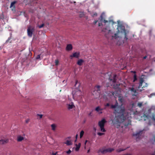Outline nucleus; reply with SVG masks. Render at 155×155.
I'll list each match as a JSON object with an SVG mask.
<instances>
[{"instance_id":"obj_11","label":"nucleus","mask_w":155,"mask_h":155,"mask_svg":"<svg viewBox=\"0 0 155 155\" xmlns=\"http://www.w3.org/2000/svg\"><path fill=\"white\" fill-rule=\"evenodd\" d=\"M81 95V91L79 90L76 91L73 95L74 97L80 96Z\"/></svg>"},{"instance_id":"obj_51","label":"nucleus","mask_w":155,"mask_h":155,"mask_svg":"<svg viewBox=\"0 0 155 155\" xmlns=\"http://www.w3.org/2000/svg\"><path fill=\"white\" fill-rule=\"evenodd\" d=\"M87 140H86L85 141V144H86V143H87Z\"/></svg>"},{"instance_id":"obj_4","label":"nucleus","mask_w":155,"mask_h":155,"mask_svg":"<svg viewBox=\"0 0 155 155\" xmlns=\"http://www.w3.org/2000/svg\"><path fill=\"white\" fill-rule=\"evenodd\" d=\"M100 21L101 22V23L99 22L98 23V26H101L102 25V24L101 22L103 21L104 23H106L107 22H109V23H112V24H114L115 22H114L113 20H109L108 21L107 20H106L105 19H104L103 15H101L100 16Z\"/></svg>"},{"instance_id":"obj_28","label":"nucleus","mask_w":155,"mask_h":155,"mask_svg":"<svg viewBox=\"0 0 155 155\" xmlns=\"http://www.w3.org/2000/svg\"><path fill=\"white\" fill-rule=\"evenodd\" d=\"M152 119L153 120L155 121V114H153L152 115Z\"/></svg>"},{"instance_id":"obj_38","label":"nucleus","mask_w":155,"mask_h":155,"mask_svg":"<svg viewBox=\"0 0 155 155\" xmlns=\"http://www.w3.org/2000/svg\"><path fill=\"white\" fill-rule=\"evenodd\" d=\"M36 59H40V60H41V59H40V54H38V55L36 58Z\"/></svg>"},{"instance_id":"obj_17","label":"nucleus","mask_w":155,"mask_h":155,"mask_svg":"<svg viewBox=\"0 0 155 155\" xmlns=\"http://www.w3.org/2000/svg\"><path fill=\"white\" fill-rule=\"evenodd\" d=\"M142 132L143 130L140 131H139L137 132L136 134H134L133 136H134L139 137L141 134H142Z\"/></svg>"},{"instance_id":"obj_56","label":"nucleus","mask_w":155,"mask_h":155,"mask_svg":"<svg viewBox=\"0 0 155 155\" xmlns=\"http://www.w3.org/2000/svg\"><path fill=\"white\" fill-rule=\"evenodd\" d=\"M152 155H155V154H152Z\"/></svg>"},{"instance_id":"obj_12","label":"nucleus","mask_w":155,"mask_h":155,"mask_svg":"<svg viewBox=\"0 0 155 155\" xmlns=\"http://www.w3.org/2000/svg\"><path fill=\"white\" fill-rule=\"evenodd\" d=\"M72 49V46L71 44H68L67 45L66 49L67 51H70Z\"/></svg>"},{"instance_id":"obj_21","label":"nucleus","mask_w":155,"mask_h":155,"mask_svg":"<svg viewBox=\"0 0 155 155\" xmlns=\"http://www.w3.org/2000/svg\"><path fill=\"white\" fill-rule=\"evenodd\" d=\"M65 143L67 145H71L72 144L71 141L68 140H67Z\"/></svg>"},{"instance_id":"obj_3","label":"nucleus","mask_w":155,"mask_h":155,"mask_svg":"<svg viewBox=\"0 0 155 155\" xmlns=\"http://www.w3.org/2000/svg\"><path fill=\"white\" fill-rule=\"evenodd\" d=\"M106 122L105 119H103L98 122V125L99 126L101 131L102 132H105L106 130L104 128L105 124Z\"/></svg>"},{"instance_id":"obj_10","label":"nucleus","mask_w":155,"mask_h":155,"mask_svg":"<svg viewBox=\"0 0 155 155\" xmlns=\"http://www.w3.org/2000/svg\"><path fill=\"white\" fill-rule=\"evenodd\" d=\"M67 108L69 110H71L74 108H75V106L73 102H71L69 104H67Z\"/></svg>"},{"instance_id":"obj_43","label":"nucleus","mask_w":155,"mask_h":155,"mask_svg":"<svg viewBox=\"0 0 155 155\" xmlns=\"http://www.w3.org/2000/svg\"><path fill=\"white\" fill-rule=\"evenodd\" d=\"M37 115L39 116L40 118H41L42 117V115L38 114Z\"/></svg>"},{"instance_id":"obj_37","label":"nucleus","mask_w":155,"mask_h":155,"mask_svg":"<svg viewBox=\"0 0 155 155\" xmlns=\"http://www.w3.org/2000/svg\"><path fill=\"white\" fill-rule=\"evenodd\" d=\"M44 26V24H42L41 25H39L38 27L39 28H42Z\"/></svg>"},{"instance_id":"obj_8","label":"nucleus","mask_w":155,"mask_h":155,"mask_svg":"<svg viewBox=\"0 0 155 155\" xmlns=\"http://www.w3.org/2000/svg\"><path fill=\"white\" fill-rule=\"evenodd\" d=\"M80 55L79 52H75L73 53L72 55L70 56L71 58V59L72 58H78Z\"/></svg>"},{"instance_id":"obj_50","label":"nucleus","mask_w":155,"mask_h":155,"mask_svg":"<svg viewBox=\"0 0 155 155\" xmlns=\"http://www.w3.org/2000/svg\"><path fill=\"white\" fill-rule=\"evenodd\" d=\"M56 153H53V155H56Z\"/></svg>"},{"instance_id":"obj_16","label":"nucleus","mask_w":155,"mask_h":155,"mask_svg":"<svg viewBox=\"0 0 155 155\" xmlns=\"http://www.w3.org/2000/svg\"><path fill=\"white\" fill-rule=\"evenodd\" d=\"M24 139V137L21 135H19L17 137V140L18 142H21Z\"/></svg>"},{"instance_id":"obj_1","label":"nucleus","mask_w":155,"mask_h":155,"mask_svg":"<svg viewBox=\"0 0 155 155\" xmlns=\"http://www.w3.org/2000/svg\"><path fill=\"white\" fill-rule=\"evenodd\" d=\"M111 108L115 109V112L116 114L115 119L116 121L118 122L117 127L119 128L121 126L122 127H127L129 125L131 124V121L128 119L129 114L128 111L125 109V107L122 106L118 105V103L116 101L114 105H112Z\"/></svg>"},{"instance_id":"obj_41","label":"nucleus","mask_w":155,"mask_h":155,"mask_svg":"<svg viewBox=\"0 0 155 155\" xmlns=\"http://www.w3.org/2000/svg\"><path fill=\"white\" fill-rule=\"evenodd\" d=\"M155 93H152L149 96V97H151L153 96H155Z\"/></svg>"},{"instance_id":"obj_33","label":"nucleus","mask_w":155,"mask_h":155,"mask_svg":"<svg viewBox=\"0 0 155 155\" xmlns=\"http://www.w3.org/2000/svg\"><path fill=\"white\" fill-rule=\"evenodd\" d=\"M125 149H122L121 148H120V149H119L117 150V152H120L121 151H123L124 150H125Z\"/></svg>"},{"instance_id":"obj_53","label":"nucleus","mask_w":155,"mask_h":155,"mask_svg":"<svg viewBox=\"0 0 155 155\" xmlns=\"http://www.w3.org/2000/svg\"><path fill=\"white\" fill-rule=\"evenodd\" d=\"M89 151V150H88L87 151V153H88Z\"/></svg>"},{"instance_id":"obj_47","label":"nucleus","mask_w":155,"mask_h":155,"mask_svg":"<svg viewBox=\"0 0 155 155\" xmlns=\"http://www.w3.org/2000/svg\"><path fill=\"white\" fill-rule=\"evenodd\" d=\"M11 38H9L6 41V42H8L11 39Z\"/></svg>"},{"instance_id":"obj_40","label":"nucleus","mask_w":155,"mask_h":155,"mask_svg":"<svg viewBox=\"0 0 155 155\" xmlns=\"http://www.w3.org/2000/svg\"><path fill=\"white\" fill-rule=\"evenodd\" d=\"M71 150H68L67 151L66 153L68 154H69L71 153Z\"/></svg>"},{"instance_id":"obj_31","label":"nucleus","mask_w":155,"mask_h":155,"mask_svg":"<svg viewBox=\"0 0 155 155\" xmlns=\"http://www.w3.org/2000/svg\"><path fill=\"white\" fill-rule=\"evenodd\" d=\"M134 79L133 80V82L137 80V76L136 74H134Z\"/></svg>"},{"instance_id":"obj_19","label":"nucleus","mask_w":155,"mask_h":155,"mask_svg":"<svg viewBox=\"0 0 155 155\" xmlns=\"http://www.w3.org/2000/svg\"><path fill=\"white\" fill-rule=\"evenodd\" d=\"M110 81H112L113 83L112 85H113L114 86H115V84L116 83V79L115 78V76H114L113 78V80L111 79Z\"/></svg>"},{"instance_id":"obj_23","label":"nucleus","mask_w":155,"mask_h":155,"mask_svg":"<svg viewBox=\"0 0 155 155\" xmlns=\"http://www.w3.org/2000/svg\"><path fill=\"white\" fill-rule=\"evenodd\" d=\"M143 117L144 120H146L148 119L149 118V115L144 114L143 115Z\"/></svg>"},{"instance_id":"obj_34","label":"nucleus","mask_w":155,"mask_h":155,"mask_svg":"<svg viewBox=\"0 0 155 155\" xmlns=\"http://www.w3.org/2000/svg\"><path fill=\"white\" fill-rule=\"evenodd\" d=\"M55 64L56 65H58L59 63V61L58 60H56L55 61Z\"/></svg>"},{"instance_id":"obj_54","label":"nucleus","mask_w":155,"mask_h":155,"mask_svg":"<svg viewBox=\"0 0 155 155\" xmlns=\"http://www.w3.org/2000/svg\"><path fill=\"white\" fill-rule=\"evenodd\" d=\"M26 123H28V121H27V120H26Z\"/></svg>"},{"instance_id":"obj_29","label":"nucleus","mask_w":155,"mask_h":155,"mask_svg":"<svg viewBox=\"0 0 155 155\" xmlns=\"http://www.w3.org/2000/svg\"><path fill=\"white\" fill-rule=\"evenodd\" d=\"M112 38H115V39H116L117 38V37H118V34H117V33H115L114 34V35H113L112 36Z\"/></svg>"},{"instance_id":"obj_36","label":"nucleus","mask_w":155,"mask_h":155,"mask_svg":"<svg viewBox=\"0 0 155 155\" xmlns=\"http://www.w3.org/2000/svg\"><path fill=\"white\" fill-rule=\"evenodd\" d=\"M97 135L99 136H102L104 134V133L98 132L97 133Z\"/></svg>"},{"instance_id":"obj_48","label":"nucleus","mask_w":155,"mask_h":155,"mask_svg":"<svg viewBox=\"0 0 155 155\" xmlns=\"http://www.w3.org/2000/svg\"><path fill=\"white\" fill-rule=\"evenodd\" d=\"M78 137V134H77L76 135V136H75V137H76V139H77Z\"/></svg>"},{"instance_id":"obj_52","label":"nucleus","mask_w":155,"mask_h":155,"mask_svg":"<svg viewBox=\"0 0 155 155\" xmlns=\"http://www.w3.org/2000/svg\"><path fill=\"white\" fill-rule=\"evenodd\" d=\"M120 85H118V84H117V87H118Z\"/></svg>"},{"instance_id":"obj_9","label":"nucleus","mask_w":155,"mask_h":155,"mask_svg":"<svg viewBox=\"0 0 155 155\" xmlns=\"http://www.w3.org/2000/svg\"><path fill=\"white\" fill-rule=\"evenodd\" d=\"M102 31L105 32V35H106V33H109L110 31L109 27L108 26H107L105 28L103 29Z\"/></svg>"},{"instance_id":"obj_25","label":"nucleus","mask_w":155,"mask_h":155,"mask_svg":"<svg viewBox=\"0 0 155 155\" xmlns=\"http://www.w3.org/2000/svg\"><path fill=\"white\" fill-rule=\"evenodd\" d=\"M52 130H54L55 129L56 126L54 124H52L51 125Z\"/></svg>"},{"instance_id":"obj_7","label":"nucleus","mask_w":155,"mask_h":155,"mask_svg":"<svg viewBox=\"0 0 155 155\" xmlns=\"http://www.w3.org/2000/svg\"><path fill=\"white\" fill-rule=\"evenodd\" d=\"M144 82V79L143 78H140V82L139 84V85L138 87V88L139 89H140L141 88V87L142 88H145V87H147V86L148 84L146 83H145V85L143 86V87H142V84Z\"/></svg>"},{"instance_id":"obj_32","label":"nucleus","mask_w":155,"mask_h":155,"mask_svg":"<svg viewBox=\"0 0 155 155\" xmlns=\"http://www.w3.org/2000/svg\"><path fill=\"white\" fill-rule=\"evenodd\" d=\"M142 102H139L137 104V106L139 107H141L142 105Z\"/></svg>"},{"instance_id":"obj_55","label":"nucleus","mask_w":155,"mask_h":155,"mask_svg":"<svg viewBox=\"0 0 155 155\" xmlns=\"http://www.w3.org/2000/svg\"><path fill=\"white\" fill-rule=\"evenodd\" d=\"M76 139L75 140V142H76Z\"/></svg>"},{"instance_id":"obj_20","label":"nucleus","mask_w":155,"mask_h":155,"mask_svg":"<svg viewBox=\"0 0 155 155\" xmlns=\"http://www.w3.org/2000/svg\"><path fill=\"white\" fill-rule=\"evenodd\" d=\"M124 99L123 97L119 96L118 98V101L121 102L122 103L124 101Z\"/></svg>"},{"instance_id":"obj_13","label":"nucleus","mask_w":155,"mask_h":155,"mask_svg":"<svg viewBox=\"0 0 155 155\" xmlns=\"http://www.w3.org/2000/svg\"><path fill=\"white\" fill-rule=\"evenodd\" d=\"M8 141V139H2L0 140V144H4L7 143Z\"/></svg>"},{"instance_id":"obj_6","label":"nucleus","mask_w":155,"mask_h":155,"mask_svg":"<svg viewBox=\"0 0 155 155\" xmlns=\"http://www.w3.org/2000/svg\"><path fill=\"white\" fill-rule=\"evenodd\" d=\"M114 149L113 148H108L105 149H101L99 150V151L104 154L107 152H111L114 151Z\"/></svg>"},{"instance_id":"obj_44","label":"nucleus","mask_w":155,"mask_h":155,"mask_svg":"<svg viewBox=\"0 0 155 155\" xmlns=\"http://www.w3.org/2000/svg\"><path fill=\"white\" fill-rule=\"evenodd\" d=\"M97 21H98V20L94 21V24H96L97 23Z\"/></svg>"},{"instance_id":"obj_5","label":"nucleus","mask_w":155,"mask_h":155,"mask_svg":"<svg viewBox=\"0 0 155 155\" xmlns=\"http://www.w3.org/2000/svg\"><path fill=\"white\" fill-rule=\"evenodd\" d=\"M35 31L34 27L30 26L28 27L27 29V34L28 36L30 37H31L32 36L33 32Z\"/></svg>"},{"instance_id":"obj_30","label":"nucleus","mask_w":155,"mask_h":155,"mask_svg":"<svg viewBox=\"0 0 155 155\" xmlns=\"http://www.w3.org/2000/svg\"><path fill=\"white\" fill-rule=\"evenodd\" d=\"M84 12H80V14H79V16L80 17H83L84 16Z\"/></svg>"},{"instance_id":"obj_27","label":"nucleus","mask_w":155,"mask_h":155,"mask_svg":"<svg viewBox=\"0 0 155 155\" xmlns=\"http://www.w3.org/2000/svg\"><path fill=\"white\" fill-rule=\"evenodd\" d=\"M84 133V132L83 130L81 131L80 133V137L81 138L83 136Z\"/></svg>"},{"instance_id":"obj_15","label":"nucleus","mask_w":155,"mask_h":155,"mask_svg":"<svg viewBox=\"0 0 155 155\" xmlns=\"http://www.w3.org/2000/svg\"><path fill=\"white\" fill-rule=\"evenodd\" d=\"M129 90L131 91V92H133L134 94H132V95L135 96L136 95L135 94L137 93V91L134 88L132 87L129 88Z\"/></svg>"},{"instance_id":"obj_22","label":"nucleus","mask_w":155,"mask_h":155,"mask_svg":"<svg viewBox=\"0 0 155 155\" xmlns=\"http://www.w3.org/2000/svg\"><path fill=\"white\" fill-rule=\"evenodd\" d=\"M95 110L99 114V112L101 111V107L100 106H98L95 108Z\"/></svg>"},{"instance_id":"obj_42","label":"nucleus","mask_w":155,"mask_h":155,"mask_svg":"<svg viewBox=\"0 0 155 155\" xmlns=\"http://www.w3.org/2000/svg\"><path fill=\"white\" fill-rule=\"evenodd\" d=\"M97 13L95 12L94 13L93 15H92V16L94 17V16H97Z\"/></svg>"},{"instance_id":"obj_26","label":"nucleus","mask_w":155,"mask_h":155,"mask_svg":"<svg viewBox=\"0 0 155 155\" xmlns=\"http://www.w3.org/2000/svg\"><path fill=\"white\" fill-rule=\"evenodd\" d=\"M100 86L99 85H97L95 87V90H97V91H100Z\"/></svg>"},{"instance_id":"obj_45","label":"nucleus","mask_w":155,"mask_h":155,"mask_svg":"<svg viewBox=\"0 0 155 155\" xmlns=\"http://www.w3.org/2000/svg\"><path fill=\"white\" fill-rule=\"evenodd\" d=\"M110 106V104L109 103H107L106 105H105V106L106 107H108Z\"/></svg>"},{"instance_id":"obj_49","label":"nucleus","mask_w":155,"mask_h":155,"mask_svg":"<svg viewBox=\"0 0 155 155\" xmlns=\"http://www.w3.org/2000/svg\"><path fill=\"white\" fill-rule=\"evenodd\" d=\"M131 72L134 73L135 74L136 73V72L135 71H132Z\"/></svg>"},{"instance_id":"obj_46","label":"nucleus","mask_w":155,"mask_h":155,"mask_svg":"<svg viewBox=\"0 0 155 155\" xmlns=\"http://www.w3.org/2000/svg\"><path fill=\"white\" fill-rule=\"evenodd\" d=\"M147 58V56L146 55L145 56L143 57V59H146V58Z\"/></svg>"},{"instance_id":"obj_24","label":"nucleus","mask_w":155,"mask_h":155,"mask_svg":"<svg viewBox=\"0 0 155 155\" xmlns=\"http://www.w3.org/2000/svg\"><path fill=\"white\" fill-rule=\"evenodd\" d=\"M16 1H14L11 2V5H10V7L11 8V7L14 6L15 4L16 3Z\"/></svg>"},{"instance_id":"obj_14","label":"nucleus","mask_w":155,"mask_h":155,"mask_svg":"<svg viewBox=\"0 0 155 155\" xmlns=\"http://www.w3.org/2000/svg\"><path fill=\"white\" fill-rule=\"evenodd\" d=\"M84 62V61L82 59H80L78 60L77 62V64L79 66H81L82 65L83 63Z\"/></svg>"},{"instance_id":"obj_18","label":"nucleus","mask_w":155,"mask_h":155,"mask_svg":"<svg viewBox=\"0 0 155 155\" xmlns=\"http://www.w3.org/2000/svg\"><path fill=\"white\" fill-rule=\"evenodd\" d=\"M75 145L76 146V148H75V150L76 151H78L80 147L81 146V143H79L78 144H76Z\"/></svg>"},{"instance_id":"obj_39","label":"nucleus","mask_w":155,"mask_h":155,"mask_svg":"<svg viewBox=\"0 0 155 155\" xmlns=\"http://www.w3.org/2000/svg\"><path fill=\"white\" fill-rule=\"evenodd\" d=\"M106 109L105 107H104V108H101V111L99 112L100 114H101L102 113V110H103L104 109Z\"/></svg>"},{"instance_id":"obj_2","label":"nucleus","mask_w":155,"mask_h":155,"mask_svg":"<svg viewBox=\"0 0 155 155\" xmlns=\"http://www.w3.org/2000/svg\"><path fill=\"white\" fill-rule=\"evenodd\" d=\"M119 28L121 32L123 33L124 35V39L121 41H118L117 42V44L120 45L124 44L125 45L128 44V41L129 40L128 38V35L129 33L128 31H127L124 26L122 25L119 26Z\"/></svg>"},{"instance_id":"obj_35","label":"nucleus","mask_w":155,"mask_h":155,"mask_svg":"<svg viewBox=\"0 0 155 155\" xmlns=\"http://www.w3.org/2000/svg\"><path fill=\"white\" fill-rule=\"evenodd\" d=\"M77 84H78V87H79L80 86V84L79 83H78V81H76V82H75V86L76 87V85Z\"/></svg>"}]
</instances>
